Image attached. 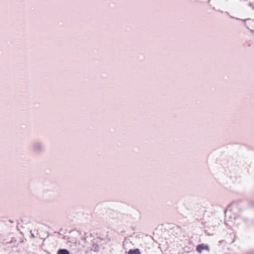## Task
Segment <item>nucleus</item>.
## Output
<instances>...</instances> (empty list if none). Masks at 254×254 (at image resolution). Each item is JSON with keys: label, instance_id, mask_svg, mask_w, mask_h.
Here are the masks:
<instances>
[{"label": "nucleus", "instance_id": "7ed1b4c3", "mask_svg": "<svg viewBox=\"0 0 254 254\" xmlns=\"http://www.w3.org/2000/svg\"><path fill=\"white\" fill-rule=\"evenodd\" d=\"M57 254H69V253L67 250L61 249L58 251Z\"/></svg>", "mask_w": 254, "mask_h": 254}, {"label": "nucleus", "instance_id": "f257e3e1", "mask_svg": "<svg viewBox=\"0 0 254 254\" xmlns=\"http://www.w3.org/2000/svg\"><path fill=\"white\" fill-rule=\"evenodd\" d=\"M196 251L198 253H201L202 250H205L207 251H209V248L207 245H206L204 244H201L198 245L196 247Z\"/></svg>", "mask_w": 254, "mask_h": 254}, {"label": "nucleus", "instance_id": "f03ea898", "mask_svg": "<svg viewBox=\"0 0 254 254\" xmlns=\"http://www.w3.org/2000/svg\"><path fill=\"white\" fill-rule=\"evenodd\" d=\"M128 254H140V251L138 249H136L135 250H130Z\"/></svg>", "mask_w": 254, "mask_h": 254}, {"label": "nucleus", "instance_id": "20e7f679", "mask_svg": "<svg viewBox=\"0 0 254 254\" xmlns=\"http://www.w3.org/2000/svg\"><path fill=\"white\" fill-rule=\"evenodd\" d=\"M229 207L227 209V210L225 211V213L226 214L229 211Z\"/></svg>", "mask_w": 254, "mask_h": 254}]
</instances>
